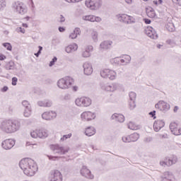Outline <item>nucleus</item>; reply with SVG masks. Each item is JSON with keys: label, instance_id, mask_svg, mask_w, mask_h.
I'll return each instance as SVG.
<instances>
[{"label": "nucleus", "instance_id": "nucleus-1", "mask_svg": "<svg viewBox=\"0 0 181 181\" xmlns=\"http://www.w3.org/2000/svg\"><path fill=\"white\" fill-rule=\"evenodd\" d=\"M19 166L23 170L24 175H25V176H28L29 177L35 176L39 169L36 161L28 158L22 159L19 163Z\"/></svg>", "mask_w": 181, "mask_h": 181}, {"label": "nucleus", "instance_id": "nucleus-2", "mask_svg": "<svg viewBox=\"0 0 181 181\" xmlns=\"http://www.w3.org/2000/svg\"><path fill=\"white\" fill-rule=\"evenodd\" d=\"M0 129L4 134H15L21 129V124L13 119H5L1 123Z\"/></svg>", "mask_w": 181, "mask_h": 181}, {"label": "nucleus", "instance_id": "nucleus-3", "mask_svg": "<svg viewBox=\"0 0 181 181\" xmlns=\"http://www.w3.org/2000/svg\"><path fill=\"white\" fill-rule=\"evenodd\" d=\"M100 88L103 91L107 93H115V91H124V85L118 82H113L111 83H101Z\"/></svg>", "mask_w": 181, "mask_h": 181}, {"label": "nucleus", "instance_id": "nucleus-4", "mask_svg": "<svg viewBox=\"0 0 181 181\" xmlns=\"http://www.w3.org/2000/svg\"><path fill=\"white\" fill-rule=\"evenodd\" d=\"M74 84V78L71 76H65L59 79L57 82L58 88L61 90H69Z\"/></svg>", "mask_w": 181, "mask_h": 181}, {"label": "nucleus", "instance_id": "nucleus-5", "mask_svg": "<svg viewBox=\"0 0 181 181\" xmlns=\"http://www.w3.org/2000/svg\"><path fill=\"white\" fill-rule=\"evenodd\" d=\"M11 9L16 15H26L28 6L22 1H15L11 4Z\"/></svg>", "mask_w": 181, "mask_h": 181}, {"label": "nucleus", "instance_id": "nucleus-6", "mask_svg": "<svg viewBox=\"0 0 181 181\" xmlns=\"http://www.w3.org/2000/svg\"><path fill=\"white\" fill-rule=\"evenodd\" d=\"M92 103L91 98L86 96L79 97L75 100V105L81 108H87L91 105Z\"/></svg>", "mask_w": 181, "mask_h": 181}, {"label": "nucleus", "instance_id": "nucleus-7", "mask_svg": "<svg viewBox=\"0 0 181 181\" xmlns=\"http://www.w3.org/2000/svg\"><path fill=\"white\" fill-rule=\"evenodd\" d=\"M30 136L34 139H46L49 136V132L46 129H36L30 132Z\"/></svg>", "mask_w": 181, "mask_h": 181}, {"label": "nucleus", "instance_id": "nucleus-8", "mask_svg": "<svg viewBox=\"0 0 181 181\" xmlns=\"http://www.w3.org/2000/svg\"><path fill=\"white\" fill-rule=\"evenodd\" d=\"M85 6L90 11H98L103 6V0H86Z\"/></svg>", "mask_w": 181, "mask_h": 181}, {"label": "nucleus", "instance_id": "nucleus-9", "mask_svg": "<svg viewBox=\"0 0 181 181\" xmlns=\"http://www.w3.org/2000/svg\"><path fill=\"white\" fill-rule=\"evenodd\" d=\"M97 119V112L87 110L81 114V119L83 122H91Z\"/></svg>", "mask_w": 181, "mask_h": 181}, {"label": "nucleus", "instance_id": "nucleus-10", "mask_svg": "<svg viewBox=\"0 0 181 181\" xmlns=\"http://www.w3.org/2000/svg\"><path fill=\"white\" fill-rule=\"evenodd\" d=\"M100 76L103 78H109V80L113 81L117 78V71L110 69H103L100 71Z\"/></svg>", "mask_w": 181, "mask_h": 181}, {"label": "nucleus", "instance_id": "nucleus-11", "mask_svg": "<svg viewBox=\"0 0 181 181\" xmlns=\"http://www.w3.org/2000/svg\"><path fill=\"white\" fill-rule=\"evenodd\" d=\"M116 18L119 22H122L123 23H127V25H131V23H135L136 22V20H135V18L125 13L117 14L116 16Z\"/></svg>", "mask_w": 181, "mask_h": 181}, {"label": "nucleus", "instance_id": "nucleus-12", "mask_svg": "<svg viewBox=\"0 0 181 181\" xmlns=\"http://www.w3.org/2000/svg\"><path fill=\"white\" fill-rule=\"evenodd\" d=\"M81 20L83 22H91L92 23H94L95 22H96V23H101V22H103V18L101 17L93 14L83 15L81 16Z\"/></svg>", "mask_w": 181, "mask_h": 181}, {"label": "nucleus", "instance_id": "nucleus-13", "mask_svg": "<svg viewBox=\"0 0 181 181\" xmlns=\"http://www.w3.org/2000/svg\"><path fill=\"white\" fill-rule=\"evenodd\" d=\"M51 151H53L54 153H58L59 155H66L70 151L69 147L62 146L59 144H52L50 146Z\"/></svg>", "mask_w": 181, "mask_h": 181}, {"label": "nucleus", "instance_id": "nucleus-14", "mask_svg": "<svg viewBox=\"0 0 181 181\" xmlns=\"http://www.w3.org/2000/svg\"><path fill=\"white\" fill-rule=\"evenodd\" d=\"M41 117L45 121H53L57 117V112L54 110L46 111L41 115Z\"/></svg>", "mask_w": 181, "mask_h": 181}, {"label": "nucleus", "instance_id": "nucleus-15", "mask_svg": "<svg viewBox=\"0 0 181 181\" xmlns=\"http://www.w3.org/2000/svg\"><path fill=\"white\" fill-rule=\"evenodd\" d=\"M48 179L49 181H63V175L58 170H54L50 172Z\"/></svg>", "mask_w": 181, "mask_h": 181}, {"label": "nucleus", "instance_id": "nucleus-16", "mask_svg": "<svg viewBox=\"0 0 181 181\" xmlns=\"http://www.w3.org/2000/svg\"><path fill=\"white\" fill-rule=\"evenodd\" d=\"M155 108L160 111H164L166 112L170 110V105L165 100H160L155 105Z\"/></svg>", "mask_w": 181, "mask_h": 181}, {"label": "nucleus", "instance_id": "nucleus-17", "mask_svg": "<svg viewBox=\"0 0 181 181\" xmlns=\"http://www.w3.org/2000/svg\"><path fill=\"white\" fill-rule=\"evenodd\" d=\"M15 146V140L12 139H5L1 142V147L5 151H9V149H12Z\"/></svg>", "mask_w": 181, "mask_h": 181}, {"label": "nucleus", "instance_id": "nucleus-18", "mask_svg": "<svg viewBox=\"0 0 181 181\" xmlns=\"http://www.w3.org/2000/svg\"><path fill=\"white\" fill-rule=\"evenodd\" d=\"M80 173L81 176L86 177V179H94V175L91 173V170H90V169H88V168H87L86 165L82 166L80 170Z\"/></svg>", "mask_w": 181, "mask_h": 181}, {"label": "nucleus", "instance_id": "nucleus-19", "mask_svg": "<svg viewBox=\"0 0 181 181\" xmlns=\"http://www.w3.org/2000/svg\"><path fill=\"white\" fill-rule=\"evenodd\" d=\"M83 74L85 76H91L93 74V71H94L93 69V64H91L89 62H85L83 64Z\"/></svg>", "mask_w": 181, "mask_h": 181}, {"label": "nucleus", "instance_id": "nucleus-20", "mask_svg": "<svg viewBox=\"0 0 181 181\" xmlns=\"http://www.w3.org/2000/svg\"><path fill=\"white\" fill-rule=\"evenodd\" d=\"M37 105L42 108H50L53 105V102L49 99L40 100L37 102Z\"/></svg>", "mask_w": 181, "mask_h": 181}, {"label": "nucleus", "instance_id": "nucleus-21", "mask_svg": "<svg viewBox=\"0 0 181 181\" xmlns=\"http://www.w3.org/2000/svg\"><path fill=\"white\" fill-rule=\"evenodd\" d=\"M170 129L173 135H181V128L176 122H172L170 124Z\"/></svg>", "mask_w": 181, "mask_h": 181}, {"label": "nucleus", "instance_id": "nucleus-22", "mask_svg": "<svg viewBox=\"0 0 181 181\" xmlns=\"http://www.w3.org/2000/svg\"><path fill=\"white\" fill-rule=\"evenodd\" d=\"M146 35L148 36L151 39H154L156 40L158 39V33H156V31L155 30V28H153L151 26H148L147 28L146 29Z\"/></svg>", "mask_w": 181, "mask_h": 181}, {"label": "nucleus", "instance_id": "nucleus-23", "mask_svg": "<svg viewBox=\"0 0 181 181\" xmlns=\"http://www.w3.org/2000/svg\"><path fill=\"white\" fill-rule=\"evenodd\" d=\"M94 50V47L93 45H87L84 50L81 52V56L84 57L85 59H87L88 57H91V52Z\"/></svg>", "mask_w": 181, "mask_h": 181}, {"label": "nucleus", "instance_id": "nucleus-24", "mask_svg": "<svg viewBox=\"0 0 181 181\" xmlns=\"http://www.w3.org/2000/svg\"><path fill=\"white\" fill-rule=\"evenodd\" d=\"M120 66H128L131 63V56L128 54L122 55L119 57Z\"/></svg>", "mask_w": 181, "mask_h": 181}, {"label": "nucleus", "instance_id": "nucleus-25", "mask_svg": "<svg viewBox=\"0 0 181 181\" xmlns=\"http://www.w3.org/2000/svg\"><path fill=\"white\" fill-rule=\"evenodd\" d=\"M162 181H176L175 180V177L173 176V173L170 171H165L163 175L161 176Z\"/></svg>", "mask_w": 181, "mask_h": 181}, {"label": "nucleus", "instance_id": "nucleus-26", "mask_svg": "<svg viewBox=\"0 0 181 181\" xmlns=\"http://www.w3.org/2000/svg\"><path fill=\"white\" fill-rule=\"evenodd\" d=\"M163 127H165V121L162 119L156 120L153 124V129L156 132H159Z\"/></svg>", "mask_w": 181, "mask_h": 181}, {"label": "nucleus", "instance_id": "nucleus-27", "mask_svg": "<svg viewBox=\"0 0 181 181\" xmlns=\"http://www.w3.org/2000/svg\"><path fill=\"white\" fill-rule=\"evenodd\" d=\"M112 46V41L111 40H105L100 44L99 49L100 50H108Z\"/></svg>", "mask_w": 181, "mask_h": 181}, {"label": "nucleus", "instance_id": "nucleus-28", "mask_svg": "<svg viewBox=\"0 0 181 181\" xmlns=\"http://www.w3.org/2000/svg\"><path fill=\"white\" fill-rule=\"evenodd\" d=\"M97 130L93 126H89L85 128L84 134L86 136H93L95 135Z\"/></svg>", "mask_w": 181, "mask_h": 181}, {"label": "nucleus", "instance_id": "nucleus-29", "mask_svg": "<svg viewBox=\"0 0 181 181\" xmlns=\"http://www.w3.org/2000/svg\"><path fill=\"white\" fill-rule=\"evenodd\" d=\"M78 49V45L77 44L71 43L65 47V52H66L69 54L74 53V52H77Z\"/></svg>", "mask_w": 181, "mask_h": 181}, {"label": "nucleus", "instance_id": "nucleus-30", "mask_svg": "<svg viewBox=\"0 0 181 181\" xmlns=\"http://www.w3.org/2000/svg\"><path fill=\"white\" fill-rule=\"evenodd\" d=\"M110 119L115 121H117V122H124V121H125V117L119 113H115L112 115Z\"/></svg>", "mask_w": 181, "mask_h": 181}, {"label": "nucleus", "instance_id": "nucleus-31", "mask_svg": "<svg viewBox=\"0 0 181 181\" xmlns=\"http://www.w3.org/2000/svg\"><path fill=\"white\" fill-rule=\"evenodd\" d=\"M81 35V30L78 28H76L72 33L69 35V39H77L78 36Z\"/></svg>", "mask_w": 181, "mask_h": 181}, {"label": "nucleus", "instance_id": "nucleus-32", "mask_svg": "<svg viewBox=\"0 0 181 181\" xmlns=\"http://www.w3.org/2000/svg\"><path fill=\"white\" fill-rule=\"evenodd\" d=\"M167 160L168 167L173 166V165H175L177 163V157L176 156H172L170 157H167Z\"/></svg>", "mask_w": 181, "mask_h": 181}, {"label": "nucleus", "instance_id": "nucleus-33", "mask_svg": "<svg viewBox=\"0 0 181 181\" xmlns=\"http://www.w3.org/2000/svg\"><path fill=\"white\" fill-rule=\"evenodd\" d=\"M90 38L93 43H98V32L95 30H93L90 34Z\"/></svg>", "mask_w": 181, "mask_h": 181}, {"label": "nucleus", "instance_id": "nucleus-34", "mask_svg": "<svg viewBox=\"0 0 181 181\" xmlns=\"http://www.w3.org/2000/svg\"><path fill=\"white\" fill-rule=\"evenodd\" d=\"M127 126L129 129H132V131H136L138 129H141V125L136 124L132 122H129Z\"/></svg>", "mask_w": 181, "mask_h": 181}, {"label": "nucleus", "instance_id": "nucleus-35", "mask_svg": "<svg viewBox=\"0 0 181 181\" xmlns=\"http://www.w3.org/2000/svg\"><path fill=\"white\" fill-rule=\"evenodd\" d=\"M32 115V107H26L24 109L23 111V116L25 118H29Z\"/></svg>", "mask_w": 181, "mask_h": 181}, {"label": "nucleus", "instance_id": "nucleus-36", "mask_svg": "<svg viewBox=\"0 0 181 181\" xmlns=\"http://www.w3.org/2000/svg\"><path fill=\"white\" fill-rule=\"evenodd\" d=\"M139 139V134L134 132L130 134L131 142H136Z\"/></svg>", "mask_w": 181, "mask_h": 181}, {"label": "nucleus", "instance_id": "nucleus-37", "mask_svg": "<svg viewBox=\"0 0 181 181\" xmlns=\"http://www.w3.org/2000/svg\"><path fill=\"white\" fill-rule=\"evenodd\" d=\"M146 14L148 18H155L156 16V13H155V10L153 8H150L146 11Z\"/></svg>", "mask_w": 181, "mask_h": 181}, {"label": "nucleus", "instance_id": "nucleus-38", "mask_svg": "<svg viewBox=\"0 0 181 181\" xmlns=\"http://www.w3.org/2000/svg\"><path fill=\"white\" fill-rule=\"evenodd\" d=\"M168 163V157H165L160 160V165L163 168H166V166L169 168V165Z\"/></svg>", "mask_w": 181, "mask_h": 181}, {"label": "nucleus", "instance_id": "nucleus-39", "mask_svg": "<svg viewBox=\"0 0 181 181\" xmlns=\"http://www.w3.org/2000/svg\"><path fill=\"white\" fill-rule=\"evenodd\" d=\"M6 8V0H0V12H4Z\"/></svg>", "mask_w": 181, "mask_h": 181}, {"label": "nucleus", "instance_id": "nucleus-40", "mask_svg": "<svg viewBox=\"0 0 181 181\" xmlns=\"http://www.w3.org/2000/svg\"><path fill=\"white\" fill-rule=\"evenodd\" d=\"M119 60H120L119 57H117L110 59V63H112V64H118L119 66H121V63Z\"/></svg>", "mask_w": 181, "mask_h": 181}, {"label": "nucleus", "instance_id": "nucleus-41", "mask_svg": "<svg viewBox=\"0 0 181 181\" xmlns=\"http://www.w3.org/2000/svg\"><path fill=\"white\" fill-rule=\"evenodd\" d=\"M122 142H124L125 144H129L131 141V136L130 135H125L122 137Z\"/></svg>", "mask_w": 181, "mask_h": 181}, {"label": "nucleus", "instance_id": "nucleus-42", "mask_svg": "<svg viewBox=\"0 0 181 181\" xmlns=\"http://www.w3.org/2000/svg\"><path fill=\"white\" fill-rule=\"evenodd\" d=\"M129 100L131 101H136V93L135 92H129Z\"/></svg>", "mask_w": 181, "mask_h": 181}, {"label": "nucleus", "instance_id": "nucleus-43", "mask_svg": "<svg viewBox=\"0 0 181 181\" xmlns=\"http://www.w3.org/2000/svg\"><path fill=\"white\" fill-rule=\"evenodd\" d=\"M72 135L73 134L71 133L64 135L62 137H61L60 142H64V141H67V139H70V137L72 136Z\"/></svg>", "mask_w": 181, "mask_h": 181}, {"label": "nucleus", "instance_id": "nucleus-44", "mask_svg": "<svg viewBox=\"0 0 181 181\" xmlns=\"http://www.w3.org/2000/svg\"><path fill=\"white\" fill-rule=\"evenodd\" d=\"M4 47L6 49V50H8V52H12V45L9 42H4L3 43Z\"/></svg>", "mask_w": 181, "mask_h": 181}, {"label": "nucleus", "instance_id": "nucleus-45", "mask_svg": "<svg viewBox=\"0 0 181 181\" xmlns=\"http://www.w3.org/2000/svg\"><path fill=\"white\" fill-rule=\"evenodd\" d=\"M6 69L7 70H13V69H15V63H13V62H9L6 66Z\"/></svg>", "mask_w": 181, "mask_h": 181}, {"label": "nucleus", "instance_id": "nucleus-46", "mask_svg": "<svg viewBox=\"0 0 181 181\" xmlns=\"http://www.w3.org/2000/svg\"><path fill=\"white\" fill-rule=\"evenodd\" d=\"M22 105L24 107V108H30L32 106H30V103L28 100H23L22 101Z\"/></svg>", "mask_w": 181, "mask_h": 181}, {"label": "nucleus", "instance_id": "nucleus-47", "mask_svg": "<svg viewBox=\"0 0 181 181\" xmlns=\"http://www.w3.org/2000/svg\"><path fill=\"white\" fill-rule=\"evenodd\" d=\"M16 32H17V33H22L23 35H25V33H26V30H25V28H22V27H18L16 28Z\"/></svg>", "mask_w": 181, "mask_h": 181}, {"label": "nucleus", "instance_id": "nucleus-48", "mask_svg": "<svg viewBox=\"0 0 181 181\" xmlns=\"http://www.w3.org/2000/svg\"><path fill=\"white\" fill-rule=\"evenodd\" d=\"M136 100H129V105L130 110H134L136 107V103H135Z\"/></svg>", "mask_w": 181, "mask_h": 181}, {"label": "nucleus", "instance_id": "nucleus-49", "mask_svg": "<svg viewBox=\"0 0 181 181\" xmlns=\"http://www.w3.org/2000/svg\"><path fill=\"white\" fill-rule=\"evenodd\" d=\"M29 6L31 12L35 13L36 12V6H35V3H29Z\"/></svg>", "mask_w": 181, "mask_h": 181}, {"label": "nucleus", "instance_id": "nucleus-50", "mask_svg": "<svg viewBox=\"0 0 181 181\" xmlns=\"http://www.w3.org/2000/svg\"><path fill=\"white\" fill-rule=\"evenodd\" d=\"M47 156L49 160H59V157L57 156H49V155H47Z\"/></svg>", "mask_w": 181, "mask_h": 181}, {"label": "nucleus", "instance_id": "nucleus-51", "mask_svg": "<svg viewBox=\"0 0 181 181\" xmlns=\"http://www.w3.org/2000/svg\"><path fill=\"white\" fill-rule=\"evenodd\" d=\"M56 62H57V57H55L49 62V67L54 66V63H56Z\"/></svg>", "mask_w": 181, "mask_h": 181}, {"label": "nucleus", "instance_id": "nucleus-52", "mask_svg": "<svg viewBox=\"0 0 181 181\" xmlns=\"http://www.w3.org/2000/svg\"><path fill=\"white\" fill-rule=\"evenodd\" d=\"M148 114H149V115L151 116V118H153V119H156V116H155V115H156V111L153 110L152 112H150Z\"/></svg>", "mask_w": 181, "mask_h": 181}, {"label": "nucleus", "instance_id": "nucleus-53", "mask_svg": "<svg viewBox=\"0 0 181 181\" xmlns=\"http://www.w3.org/2000/svg\"><path fill=\"white\" fill-rule=\"evenodd\" d=\"M66 2H69V4H76L77 2H81L83 0H65Z\"/></svg>", "mask_w": 181, "mask_h": 181}, {"label": "nucleus", "instance_id": "nucleus-54", "mask_svg": "<svg viewBox=\"0 0 181 181\" xmlns=\"http://www.w3.org/2000/svg\"><path fill=\"white\" fill-rule=\"evenodd\" d=\"M17 83H18V78L13 77L12 78V86H16Z\"/></svg>", "mask_w": 181, "mask_h": 181}, {"label": "nucleus", "instance_id": "nucleus-55", "mask_svg": "<svg viewBox=\"0 0 181 181\" xmlns=\"http://www.w3.org/2000/svg\"><path fill=\"white\" fill-rule=\"evenodd\" d=\"M22 21H24L25 23H28V22H29V21H30V17L25 16V17L23 18Z\"/></svg>", "mask_w": 181, "mask_h": 181}, {"label": "nucleus", "instance_id": "nucleus-56", "mask_svg": "<svg viewBox=\"0 0 181 181\" xmlns=\"http://www.w3.org/2000/svg\"><path fill=\"white\" fill-rule=\"evenodd\" d=\"M30 148H31V149H37V148H39V144H32Z\"/></svg>", "mask_w": 181, "mask_h": 181}, {"label": "nucleus", "instance_id": "nucleus-57", "mask_svg": "<svg viewBox=\"0 0 181 181\" xmlns=\"http://www.w3.org/2000/svg\"><path fill=\"white\" fill-rule=\"evenodd\" d=\"M8 90H9V88H8V86H4L1 89V93H6V91H8Z\"/></svg>", "mask_w": 181, "mask_h": 181}, {"label": "nucleus", "instance_id": "nucleus-58", "mask_svg": "<svg viewBox=\"0 0 181 181\" xmlns=\"http://www.w3.org/2000/svg\"><path fill=\"white\" fill-rule=\"evenodd\" d=\"M144 142H152V137L148 136L144 139Z\"/></svg>", "mask_w": 181, "mask_h": 181}, {"label": "nucleus", "instance_id": "nucleus-59", "mask_svg": "<svg viewBox=\"0 0 181 181\" xmlns=\"http://www.w3.org/2000/svg\"><path fill=\"white\" fill-rule=\"evenodd\" d=\"M144 22H145V23L146 25H151V20L148 19V18H144Z\"/></svg>", "mask_w": 181, "mask_h": 181}, {"label": "nucleus", "instance_id": "nucleus-60", "mask_svg": "<svg viewBox=\"0 0 181 181\" xmlns=\"http://www.w3.org/2000/svg\"><path fill=\"white\" fill-rule=\"evenodd\" d=\"M5 59H6V56H5V55L3 54H0V60H1V61L5 60Z\"/></svg>", "mask_w": 181, "mask_h": 181}, {"label": "nucleus", "instance_id": "nucleus-61", "mask_svg": "<svg viewBox=\"0 0 181 181\" xmlns=\"http://www.w3.org/2000/svg\"><path fill=\"white\" fill-rule=\"evenodd\" d=\"M65 21H66V18H64V16H63V15H61L59 18V21L62 23V22H64Z\"/></svg>", "mask_w": 181, "mask_h": 181}, {"label": "nucleus", "instance_id": "nucleus-62", "mask_svg": "<svg viewBox=\"0 0 181 181\" xmlns=\"http://www.w3.org/2000/svg\"><path fill=\"white\" fill-rule=\"evenodd\" d=\"M72 90H74V92L78 91V86H73L72 87Z\"/></svg>", "mask_w": 181, "mask_h": 181}, {"label": "nucleus", "instance_id": "nucleus-63", "mask_svg": "<svg viewBox=\"0 0 181 181\" xmlns=\"http://www.w3.org/2000/svg\"><path fill=\"white\" fill-rule=\"evenodd\" d=\"M22 26H23V28H29V25H28V23H23Z\"/></svg>", "mask_w": 181, "mask_h": 181}, {"label": "nucleus", "instance_id": "nucleus-64", "mask_svg": "<svg viewBox=\"0 0 181 181\" xmlns=\"http://www.w3.org/2000/svg\"><path fill=\"white\" fill-rule=\"evenodd\" d=\"M64 30H66V29H64V28H63V27H59V32H64Z\"/></svg>", "mask_w": 181, "mask_h": 181}]
</instances>
